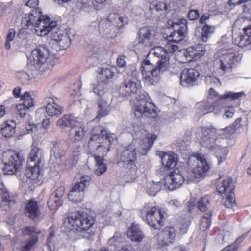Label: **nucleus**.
I'll return each instance as SVG.
<instances>
[{
    "label": "nucleus",
    "mask_w": 251,
    "mask_h": 251,
    "mask_svg": "<svg viewBox=\"0 0 251 251\" xmlns=\"http://www.w3.org/2000/svg\"><path fill=\"white\" fill-rule=\"evenodd\" d=\"M22 24L26 26H33L35 34L38 36L44 37L50 34V38L56 42L60 50H65L70 45L69 36L56 28V21L48 16L42 15L39 8H35L25 15L22 18Z\"/></svg>",
    "instance_id": "f257e3e1"
},
{
    "label": "nucleus",
    "mask_w": 251,
    "mask_h": 251,
    "mask_svg": "<svg viewBox=\"0 0 251 251\" xmlns=\"http://www.w3.org/2000/svg\"><path fill=\"white\" fill-rule=\"evenodd\" d=\"M141 82L137 79H125L120 87V92L123 97H127L132 94H140L136 97L134 101L133 111L136 117L145 116L155 118L157 116L156 107L152 102L149 94L143 91L141 92Z\"/></svg>",
    "instance_id": "f03ea898"
},
{
    "label": "nucleus",
    "mask_w": 251,
    "mask_h": 251,
    "mask_svg": "<svg viewBox=\"0 0 251 251\" xmlns=\"http://www.w3.org/2000/svg\"><path fill=\"white\" fill-rule=\"evenodd\" d=\"M116 139L113 133H108L101 126H97L92 129V134L88 143V148L92 156L94 157L96 166L105 164L102 156L93 154L95 151L104 155L110 150L111 144Z\"/></svg>",
    "instance_id": "7ed1b4c3"
},
{
    "label": "nucleus",
    "mask_w": 251,
    "mask_h": 251,
    "mask_svg": "<svg viewBox=\"0 0 251 251\" xmlns=\"http://www.w3.org/2000/svg\"><path fill=\"white\" fill-rule=\"evenodd\" d=\"M240 59L239 51L236 49L219 50L213 56L210 69L217 76H223L232 72Z\"/></svg>",
    "instance_id": "20e7f679"
},
{
    "label": "nucleus",
    "mask_w": 251,
    "mask_h": 251,
    "mask_svg": "<svg viewBox=\"0 0 251 251\" xmlns=\"http://www.w3.org/2000/svg\"><path fill=\"white\" fill-rule=\"evenodd\" d=\"M95 218L83 211H75L69 214L65 220L67 231L88 237L95 223Z\"/></svg>",
    "instance_id": "39448f33"
},
{
    "label": "nucleus",
    "mask_w": 251,
    "mask_h": 251,
    "mask_svg": "<svg viewBox=\"0 0 251 251\" xmlns=\"http://www.w3.org/2000/svg\"><path fill=\"white\" fill-rule=\"evenodd\" d=\"M142 218L146 220L151 229H160L163 226L164 214L152 203H146L140 210Z\"/></svg>",
    "instance_id": "423d86ee"
},
{
    "label": "nucleus",
    "mask_w": 251,
    "mask_h": 251,
    "mask_svg": "<svg viewBox=\"0 0 251 251\" xmlns=\"http://www.w3.org/2000/svg\"><path fill=\"white\" fill-rule=\"evenodd\" d=\"M1 160L4 164L3 173L6 175H12L22 166L24 157L20 152L8 150L2 152Z\"/></svg>",
    "instance_id": "0eeeda50"
},
{
    "label": "nucleus",
    "mask_w": 251,
    "mask_h": 251,
    "mask_svg": "<svg viewBox=\"0 0 251 251\" xmlns=\"http://www.w3.org/2000/svg\"><path fill=\"white\" fill-rule=\"evenodd\" d=\"M169 42L165 46V49L160 46L152 48L150 53L159 58L158 67L163 70H167L169 66V55L173 54L178 50L176 42L169 39Z\"/></svg>",
    "instance_id": "6e6552de"
},
{
    "label": "nucleus",
    "mask_w": 251,
    "mask_h": 251,
    "mask_svg": "<svg viewBox=\"0 0 251 251\" xmlns=\"http://www.w3.org/2000/svg\"><path fill=\"white\" fill-rule=\"evenodd\" d=\"M156 31L152 27L144 26L138 32L139 42L134 47V51L136 54H140L145 50V47L151 46L154 43Z\"/></svg>",
    "instance_id": "1a4fd4ad"
},
{
    "label": "nucleus",
    "mask_w": 251,
    "mask_h": 251,
    "mask_svg": "<svg viewBox=\"0 0 251 251\" xmlns=\"http://www.w3.org/2000/svg\"><path fill=\"white\" fill-rule=\"evenodd\" d=\"M185 177L187 180L193 179L192 175L188 171L182 172L178 169H175L165 177L164 185L170 190H175L179 188L183 184Z\"/></svg>",
    "instance_id": "9d476101"
},
{
    "label": "nucleus",
    "mask_w": 251,
    "mask_h": 251,
    "mask_svg": "<svg viewBox=\"0 0 251 251\" xmlns=\"http://www.w3.org/2000/svg\"><path fill=\"white\" fill-rule=\"evenodd\" d=\"M157 66H155L147 59H143L141 63L140 71L143 75V80L148 85H154L158 80V76L160 70L163 71Z\"/></svg>",
    "instance_id": "9b49d317"
},
{
    "label": "nucleus",
    "mask_w": 251,
    "mask_h": 251,
    "mask_svg": "<svg viewBox=\"0 0 251 251\" xmlns=\"http://www.w3.org/2000/svg\"><path fill=\"white\" fill-rule=\"evenodd\" d=\"M195 159L200 162L196 167L193 168L192 172H189L195 178H200L204 177L207 172L210 169V165L208 164L204 155L201 153H195L190 156L188 159L189 165L192 167L194 165Z\"/></svg>",
    "instance_id": "f8f14e48"
},
{
    "label": "nucleus",
    "mask_w": 251,
    "mask_h": 251,
    "mask_svg": "<svg viewBox=\"0 0 251 251\" xmlns=\"http://www.w3.org/2000/svg\"><path fill=\"white\" fill-rule=\"evenodd\" d=\"M91 177L89 176H84L80 178L79 182L75 183L72 187L68 194V199L74 203L80 202L84 198V191L86 187L89 185Z\"/></svg>",
    "instance_id": "ddd939ff"
},
{
    "label": "nucleus",
    "mask_w": 251,
    "mask_h": 251,
    "mask_svg": "<svg viewBox=\"0 0 251 251\" xmlns=\"http://www.w3.org/2000/svg\"><path fill=\"white\" fill-rule=\"evenodd\" d=\"M122 163L123 167L131 173H135L137 169V152L135 149H126L121 153L118 164Z\"/></svg>",
    "instance_id": "4468645a"
},
{
    "label": "nucleus",
    "mask_w": 251,
    "mask_h": 251,
    "mask_svg": "<svg viewBox=\"0 0 251 251\" xmlns=\"http://www.w3.org/2000/svg\"><path fill=\"white\" fill-rule=\"evenodd\" d=\"M176 230L173 226H167L155 236L159 248H164L172 244L176 239Z\"/></svg>",
    "instance_id": "2eb2a0df"
},
{
    "label": "nucleus",
    "mask_w": 251,
    "mask_h": 251,
    "mask_svg": "<svg viewBox=\"0 0 251 251\" xmlns=\"http://www.w3.org/2000/svg\"><path fill=\"white\" fill-rule=\"evenodd\" d=\"M187 20L181 19L178 22L173 23L172 26L176 29L170 34L168 38L178 43L184 40L187 33Z\"/></svg>",
    "instance_id": "dca6fc26"
},
{
    "label": "nucleus",
    "mask_w": 251,
    "mask_h": 251,
    "mask_svg": "<svg viewBox=\"0 0 251 251\" xmlns=\"http://www.w3.org/2000/svg\"><path fill=\"white\" fill-rule=\"evenodd\" d=\"M41 231L35 226H27L22 229V234L24 236L28 235L29 240L26 242V244L22 247L21 251H30L32 247L38 241V235Z\"/></svg>",
    "instance_id": "f3484780"
},
{
    "label": "nucleus",
    "mask_w": 251,
    "mask_h": 251,
    "mask_svg": "<svg viewBox=\"0 0 251 251\" xmlns=\"http://www.w3.org/2000/svg\"><path fill=\"white\" fill-rule=\"evenodd\" d=\"M196 135L201 144L207 143L217 138L218 130L212 126H205L201 127Z\"/></svg>",
    "instance_id": "a211bd4d"
},
{
    "label": "nucleus",
    "mask_w": 251,
    "mask_h": 251,
    "mask_svg": "<svg viewBox=\"0 0 251 251\" xmlns=\"http://www.w3.org/2000/svg\"><path fill=\"white\" fill-rule=\"evenodd\" d=\"M65 187L63 186L58 187L50 195L47 204L51 210H56L61 206L63 203L62 197L64 195Z\"/></svg>",
    "instance_id": "6ab92c4d"
},
{
    "label": "nucleus",
    "mask_w": 251,
    "mask_h": 251,
    "mask_svg": "<svg viewBox=\"0 0 251 251\" xmlns=\"http://www.w3.org/2000/svg\"><path fill=\"white\" fill-rule=\"evenodd\" d=\"M24 212L26 216L33 221L38 219L41 214L39 204L34 199L28 200L24 208Z\"/></svg>",
    "instance_id": "aec40b11"
},
{
    "label": "nucleus",
    "mask_w": 251,
    "mask_h": 251,
    "mask_svg": "<svg viewBox=\"0 0 251 251\" xmlns=\"http://www.w3.org/2000/svg\"><path fill=\"white\" fill-rule=\"evenodd\" d=\"M183 53L185 59L180 60V62L186 63L196 61L201 58L204 54L205 50H203L201 46L190 47L184 50Z\"/></svg>",
    "instance_id": "412c9836"
},
{
    "label": "nucleus",
    "mask_w": 251,
    "mask_h": 251,
    "mask_svg": "<svg viewBox=\"0 0 251 251\" xmlns=\"http://www.w3.org/2000/svg\"><path fill=\"white\" fill-rule=\"evenodd\" d=\"M150 11L152 14L156 16L166 17V14L170 12L171 7L166 3L153 1L150 4Z\"/></svg>",
    "instance_id": "4be33fe9"
},
{
    "label": "nucleus",
    "mask_w": 251,
    "mask_h": 251,
    "mask_svg": "<svg viewBox=\"0 0 251 251\" xmlns=\"http://www.w3.org/2000/svg\"><path fill=\"white\" fill-rule=\"evenodd\" d=\"M200 75L198 70L195 68H185L181 72V82H184L187 84L193 85L197 81Z\"/></svg>",
    "instance_id": "5701e85b"
},
{
    "label": "nucleus",
    "mask_w": 251,
    "mask_h": 251,
    "mask_svg": "<svg viewBox=\"0 0 251 251\" xmlns=\"http://www.w3.org/2000/svg\"><path fill=\"white\" fill-rule=\"evenodd\" d=\"M244 34L239 35L234 38L233 42L239 47L244 48L249 46L251 50V24L243 29Z\"/></svg>",
    "instance_id": "b1692460"
},
{
    "label": "nucleus",
    "mask_w": 251,
    "mask_h": 251,
    "mask_svg": "<svg viewBox=\"0 0 251 251\" xmlns=\"http://www.w3.org/2000/svg\"><path fill=\"white\" fill-rule=\"evenodd\" d=\"M25 175L28 178L32 180L34 183L40 182L42 177L40 164H33V165H32L30 163H27Z\"/></svg>",
    "instance_id": "393cba45"
},
{
    "label": "nucleus",
    "mask_w": 251,
    "mask_h": 251,
    "mask_svg": "<svg viewBox=\"0 0 251 251\" xmlns=\"http://www.w3.org/2000/svg\"><path fill=\"white\" fill-rule=\"evenodd\" d=\"M0 194L1 198V203L3 204L9 206L16 203L18 194L16 192L10 191L5 187L4 184H2V187H0Z\"/></svg>",
    "instance_id": "a878e982"
},
{
    "label": "nucleus",
    "mask_w": 251,
    "mask_h": 251,
    "mask_svg": "<svg viewBox=\"0 0 251 251\" xmlns=\"http://www.w3.org/2000/svg\"><path fill=\"white\" fill-rule=\"evenodd\" d=\"M34 62L37 65L41 66L46 62L48 58V50L43 46H38L32 51Z\"/></svg>",
    "instance_id": "bb28decb"
},
{
    "label": "nucleus",
    "mask_w": 251,
    "mask_h": 251,
    "mask_svg": "<svg viewBox=\"0 0 251 251\" xmlns=\"http://www.w3.org/2000/svg\"><path fill=\"white\" fill-rule=\"evenodd\" d=\"M79 122L77 120V118L73 115L65 114L57 120L56 125L61 128L67 127L72 128L77 126Z\"/></svg>",
    "instance_id": "cd10ccee"
},
{
    "label": "nucleus",
    "mask_w": 251,
    "mask_h": 251,
    "mask_svg": "<svg viewBox=\"0 0 251 251\" xmlns=\"http://www.w3.org/2000/svg\"><path fill=\"white\" fill-rule=\"evenodd\" d=\"M85 127V126L81 122H79L77 126L69 130V136L73 138L75 141L80 142L82 141L85 136L86 132Z\"/></svg>",
    "instance_id": "c85d7f7f"
},
{
    "label": "nucleus",
    "mask_w": 251,
    "mask_h": 251,
    "mask_svg": "<svg viewBox=\"0 0 251 251\" xmlns=\"http://www.w3.org/2000/svg\"><path fill=\"white\" fill-rule=\"evenodd\" d=\"M16 123L13 120H6L0 125V133L5 138L13 137L15 133Z\"/></svg>",
    "instance_id": "c756f323"
},
{
    "label": "nucleus",
    "mask_w": 251,
    "mask_h": 251,
    "mask_svg": "<svg viewBox=\"0 0 251 251\" xmlns=\"http://www.w3.org/2000/svg\"><path fill=\"white\" fill-rule=\"evenodd\" d=\"M43 159V151L37 146H32L29 153L27 163L40 164Z\"/></svg>",
    "instance_id": "7c9ffc66"
},
{
    "label": "nucleus",
    "mask_w": 251,
    "mask_h": 251,
    "mask_svg": "<svg viewBox=\"0 0 251 251\" xmlns=\"http://www.w3.org/2000/svg\"><path fill=\"white\" fill-rule=\"evenodd\" d=\"M161 163L166 170L174 169L177 164V160L174 154H169L166 152H162Z\"/></svg>",
    "instance_id": "2f4dec72"
},
{
    "label": "nucleus",
    "mask_w": 251,
    "mask_h": 251,
    "mask_svg": "<svg viewBox=\"0 0 251 251\" xmlns=\"http://www.w3.org/2000/svg\"><path fill=\"white\" fill-rule=\"evenodd\" d=\"M234 188L235 187L232 184V178L231 177H226L216 186L217 190L220 194L228 192L229 194H232Z\"/></svg>",
    "instance_id": "473e14b6"
},
{
    "label": "nucleus",
    "mask_w": 251,
    "mask_h": 251,
    "mask_svg": "<svg viewBox=\"0 0 251 251\" xmlns=\"http://www.w3.org/2000/svg\"><path fill=\"white\" fill-rule=\"evenodd\" d=\"M127 235L130 239L134 241L141 242L144 235L138 225L132 223L127 231Z\"/></svg>",
    "instance_id": "72a5a7b5"
},
{
    "label": "nucleus",
    "mask_w": 251,
    "mask_h": 251,
    "mask_svg": "<svg viewBox=\"0 0 251 251\" xmlns=\"http://www.w3.org/2000/svg\"><path fill=\"white\" fill-rule=\"evenodd\" d=\"M50 100L51 101H49L46 106V112L50 116L58 117L62 114L63 108L61 106L55 103L53 99Z\"/></svg>",
    "instance_id": "f704fd0d"
},
{
    "label": "nucleus",
    "mask_w": 251,
    "mask_h": 251,
    "mask_svg": "<svg viewBox=\"0 0 251 251\" xmlns=\"http://www.w3.org/2000/svg\"><path fill=\"white\" fill-rule=\"evenodd\" d=\"M98 113L96 119H99L107 115L109 112V105L106 100L102 98H99L97 100Z\"/></svg>",
    "instance_id": "c9c22d12"
},
{
    "label": "nucleus",
    "mask_w": 251,
    "mask_h": 251,
    "mask_svg": "<svg viewBox=\"0 0 251 251\" xmlns=\"http://www.w3.org/2000/svg\"><path fill=\"white\" fill-rule=\"evenodd\" d=\"M215 27L205 23L201 27V39L203 42H207L208 39L214 33Z\"/></svg>",
    "instance_id": "e433bc0d"
},
{
    "label": "nucleus",
    "mask_w": 251,
    "mask_h": 251,
    "mask_svg": "<svg viewBox=\"0 0 251 251\" xmlns=\"http://www.w3.org/2000/svg\"><path fill=\"white\" fill-rule=\"evenodd\" d=\"M212 211H210L203 214L201 220L200 228L206 231L210 228L211 224Z\"/></svg>",
    "instance_id": "4c0bfd02"
},
{
    "label": "nucleus",
    "mask_w": 251,
    "mask_h": 251,
    "mask_svg": "<svg viewBox=\"0 0 251 251\" xmlns=\"http://www.w3.org/2000/svg\"><path fill=\"white\" fill-rule=\"evenodd\" d=\"M245 96L244 92L241 91L240 92H233L231 91L227 92V93L221 95L219 98V100L222 99H229L232 100H240V98Z\"/></svg>",
    "instance_id": "58836bf2"
},
{
    "label": "nucleus",
    "mask_w": 251,
    "mask_h": 251,
    "mask_svg": "<svg viewBox=\"0 0 251 251\" xmlns=\"http://www.w3.org/2000/svg\"><path fill=\"white\" fill-rule=\"evenodd\" d=\"M20 101L21 103L25 106L28 108L32 107L34 106V100L32 98L30 92L26 91L21 96Z\"/></svg>",
    "instance_id": "ea45409f"
},
{
    "label": "nucleus",
    "mask_w": 251,
    "mask_h": 251,
    "mask_svg": "<svg viewBox=\"0 0 251 251\" xmlns=\"http://www.w3.org/2000/svg\"><path fill=\"white\" fill-rule=\"evenodd\" d=\"M229 152L227 147H220L216 151V157L218 159V164H220L225 161Z\"/></svg>",
    "instance_id": "a19ab883"
},
{
    "label": "nucleus",
    "mask_w": 251,
    "mask_h": 251,
    "mask_svg": "<svg viewBox=\"0 0 251 251\" xmlns=\"http://www.w3.org/2000/svg\"><path fill=\"white\" fill-rule=\"evenodd\" d=\"M114 75V72L112 68H102L100 73V79L107 82L109 79H111Z\"/></svg>",
    "instance_id": "79ce46f5"
},
{
    "label": "nucleus",
    "mask_w": 251,
    "mask_h": 251,
    "mask_svg": "<svg viewBox=\"0 0 251 251\" xmlns=\"http://www.w3.org/2000/svg\"><path fill=\"white\" fill-rule=\"evenodd\" d=\"M107 82L103 80L97 83L96 85L93 87V92L100 98H102L105 94V89L106 86Z\"/></svg>",
    "instance_id": "37998d69"
},
{
    "label": "nucleus",
    "mask_w": 251,
    "mask_h": 251,
    "mask_svg": "<svg viewBox=\"0 0 251 251\" xmlns=\"http://www.w3.org/2000/svg\"><path fill=\"white\" fill-rule=\"evenodd\" d=\"M209 204V198L207 195H205L201 197L198 201L197 208L201 212H205L207 210V206Z\"/></svg>",
    "instance_id": "c03bdc74"
},
{
    "label": "nucleus",
    "mask_w": 251,
    "mask_h": 251,
    "mask_svg": "<svg viewBox=\"0 0 251 251\" xmlns=\"http://www.w3.org/2000/svg\"><path fill=\"white\" fill-rule=\"evenodd\" d=\"M199 109L201 115H204L213 110V105L208 102H203L199 106Z\"/></svg>",
    "instance_id": "a18cd8bd"
},
{
    "label": "nucleus",
    "mask_w": 251,
    "mask_h": 251,
    "mask_svg": "<svg viewBox=\"0 0 251 251\" xmlns=\"http://www.w3.org/2000/svg\"><path fill=\"white\" fill-rule=\"evenodd\" d=\"M15 34L16 32L13 28H11L8 30L6 36V41L4 45L6 49L9 50L10 49L11 45L10 43L14 40Z\"/></svg>",
    "instance_id": "49530a36"
},
{
    "label": "nucleus",
    "mask_w": 251,
    "mask_h": 251,
    "mask_svg": "<svg viewBox=\"0 0 251 251\" xmlns=\"http://www.w3.org/2000/svg\"><path fill=\"white\" fill-rule=\"evenodd\" d=\"M51 152L56 159H60L66 154L65 150L60 149L59 147L56 145L52 148Z\"/></svg>",
    "instance_id": "de8ad7c7"
},
{
    "label": "nucleus",
    "mask_w": 251,
    "mask_h": 251,
    "mask_svg": "<svg viewBox=\"0 0 251 251\" xmlns=\"http://www.w3.org/2000/svg\"><path fill=\"white\" fill-rule=\"evenodd\" d=\"M114 18L115 19H117L121 23L120 26L124 25L126 23H127V17L126 16H120L118 14H116L115 13L110 14L108 17L107 19H109L111 22H113L111 20V19Z\"/></svg>",
    "instance_id": "09e8293b"
},
{
    "label": "nucleus",
    "mask_w": 251,
    "mask_h": 251,
    "mask_svg": "<svg viewBox=\"0 0 251 251\" xmlns=\"http://www.w3.org/2000/svg\"><path fill=\"white\" fill-rule=\"evenodd\" d=\"M242 4L243 13L246 15L251 14V0H244Z\"/></svg>",
    "instance_id": "8fccbe9b"
},
{
    "label": "nucleus",
    "mask_w": 251,
    "mask_h": 251,
    "mask_svg": "<svg viewBox=\"0 0 251 251\" xmlns=\"http://www.w3.org/2000/svg\"><path fill=\"white\" fill-rule=\"evenodd\" d=\"M224 204L226 207L228 208H232L235 204V198L232 194H230L226 197Z\"/></svg>",
    "instance_id": "3c124183"
},
{
    "label": "nucleus",
    "mask_w": 251,
    "mask_h": 251,
    "mask_svg": "<svg viewBox=\"0 0 251 251\" xmlns=\"http://www.w3.org/2000/svg\"><path fill=\"white\" fill-rule=\"evenodd\" d=\"M29 108L24 105L22 103L18 104L16 105L17 113L20 117H23L26 114V113Z\"/></svg>",
    "instance_id": "603ef678"
},
{
    "label": "nucleus",
    "mask_w": 251,
    "mask_h": 251,
    "mask_svg": "<svg viewBox=\"0 0 251 251\" xmlns=\"http://www.w3.org/2000/svg\"><path fill=\"white\" fill-rule=\"evenodd\" d=\"M221 130L223 132V134L225 135V138H228L235 133L236 130L231 126L222 129Z\"/></svg>",
    "instance_id": "864d4df0"
},
{
    "label": "nucleus",
    "mask_w": 251,
    "mask_h": 251,
    "mask_svg": "<svg viewBox=\"0 0 251 251\" xmlns=\"http://www.w3.org/2000/svg\"><path fill=\"white\" fill-rule=\"evenodd\" d=\"M126 56L124 55H121L118 56L116 60L117 65L121 68L125 67L126 65V62L125 60Z\"/></svg>",
    "instance_id": "5fc2aeb1"
},
{
    "label": "nucleus",
    "mask_w": 251,
    "mask_h": 251,
    "mask_svg": "<svg viewBox=\"0 0 251 251\" xmlns=\"http://www.w3.org/2000/svg\"><path fill=\"white\" fill-rule=\"evenodd\" d=\"M147 139L148 140V144L149 149L151 148V147L153 145V143L157 138V136L154 134H148L147 136Z\"/></svg>",
    "instance_id": "6e6d98bb"
},
{
    "label": "nucleus",
    "mask_w": 251,
    "mask_h": 251,
    "mask_svg": "<svg viewBox=\"0 0 251 251\" xmlns=\"http://www.w3.org/2000/svg\"><path fill=\"white\" fill-rule=\"evenodd\" d=\"M97 167V168L95 170V174L98 176L102 175L107 170V166L106 164L98 166Z\"/></svg>",
    "instance_id": "4d7b16f0"
},
{
    "label": "nucleus",
    "mask_w": 251,
    "mask_h": 251,
    "mask_svg": "<svg viewBox=\"0 0 251 251\" xmlns=\"http://www.w3.org/2000/svg\"><path fill=\"white\" fill-rule=\"evenodd\" d=\"M199 17V13L197 10H191L188 14V18L191 20H195Z\"/></svg>",
    "instance_id": "13d9d810"
},
{
    "label": "nucleus",
    "mask_w": 251,
    "mask_h": 251,
    "mask_svg": "<svg viewBox=\"0 0 251 251\" xmlns=\"http://www.w3.org/2000/svg\"><path fill=\"white\" fill-rule=\"evenodd\" d=\"M107 0H93V4L95 8L97 10L101 9L103 4L106 2Z\"/></svg>",
    "instance_id": "bf43d9fd"
},
{
    "label": "nucleus",
    "mask_w": 251,
    "mask_h": 251,
    "mask_svg": "<svg viewBox=\"0 0 251 251\" xmlns=\"http://www.w3.org/2000/svg\"><path fill=\"white\" fill-rule=\"evenodd\" d=\"M235 113V109L233 106H228L226 108L225 115L227 118H232Z\"/></svg>",
    "instance_id": "052dcab7"
},
{
    "label": "nucleus",
    "mask_w": 251,
    "mask_h": 251,
    "mask_svg": "<svg viewBox=\"0 0 251 251\" xmlns=\"http://www.w3.org/2000/svg\"><path fill=\"white\" fill-rule=\"evenodd\" d=\"M238 249V245L236 244H233L226 247L221 251H237Z\"/></svg>",
    "instance_id": "680f3d73"
},
{
    "label": "nucleus",
    "mask_w": 251,
    "mask_h": 251,
    "mask_svg": "<svg viewBox=\"0 0 251 251\" xmlns=\"http://www.w3.org/2000/svg\"><path fill=\"white\" fill-rule=\"evenodd\" d=\"M78 160V158H76L75 156H70L67 162L69 166L72 168L77 164Z\"/></svg>",
    "instance_id": "e2e57ef3"
},
{
    "label": "nucleus",
    "mask_w": 251,
    "mask_h": 251,
    "mask_svg": "<svg viewBox=\"0 0 251 251\" xmlns=\"http://www.w3.org/2000/svg\"><path fill=\"white\" fill-rule=\"evenodd\" d=\"M39 4V0H28L26 5L31 8H37L36 7Z\"/></svg>",
    "instance_id": "0e129e2a"
},
{
    "label": "nucleus",
    "mask_w": 251,
    "mask_h": 251,
    "mask_svg": "<svg viewBox=\"0 0 251 251\" xmlns=\"http://www.w3.org/2000/svg\"><path fill=\"white\" fill-rule=\"evenodd\" d=\"M169 204L170 206L174 207L175 208H179L181 205V202L177 199L171 200L169 202Z\"/></svg>",
    "instance_id": "69168bd1"
},
{
    "label": "nucleus",
    "mask_w": 251,
    "mask_h": 251,
    "mask_svg": "<svg viewBox=\"0 0 251 251\" xmlns=\"http://www.w3.org/2000/svg\"><path fill=\"white\" fill-rule=\"evenodd\" d=\"M195 208V203L194 201H189L187 204L186 209L189 213H191Z\"/></svg>",
    "instance_id": "338daca9"
},
{
    "label": "nucleus",
    "mask_w": 251,
    "mask_h": 251,
    "mask_svg": "<svg viewBox=\"0 0 251 251\" xmlns=\"http://www.w3.org/2000/svg\"><path fill=\"white\" fill-rule=\"evenodd\" d=\"M242 121L241 118H238L236 119L235 122L232 124V126L235 128V129H238L242 127V125L241 124Z\"/></svg>",
    "instance_id": "774afa93"
}]
</instances>
